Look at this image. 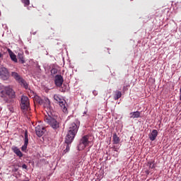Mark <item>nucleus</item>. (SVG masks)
<instances>
[{"instance_id":"obj_1","label":"nucleus","mask_w":181,"mask_h":181,"mask_svg":"<svg viewBox=\"0 0 181 181\" xmlns=\"http://www.w3.org/2000/svg\"><path fill=\"white\" fill-rule=\"evenodd\" d=\"M78 126L74 122L69 124L68 133L65 138V144H71L74 139V136L77 134Z\"/></svg>"},{"instance_id":"obj_2","label":"nucleus","mask_w":181,"mask_h":181,"mask_svg":"<svg viewBox=\"0 0 181 181\" xmlns=\"http://www.w3.org/2000/svg\"><path fill=\"white\" fill-rule=\"evenodd\" d=\"M44 119L52 129H54V131H57V129L60 128V122H59L54 117L51 116L50 115H45Z\"/></svg>"},{"instance_id":"obj_3","label":"nucleus","mask_w":181,"mask_h":181,"mask_svg":"<svg viewBox=\"0 0 181 181\" xmlns=\"http://www.w3.org/2000/svg\"><path fill=\"white\" fill-rule=\"evenodd\" d=\"M54 100L57 101V103H59L63 112H67V103H66V100L60 96V95L55 94L54 95Z\"/></svg>"},{"instance_id":"obj_4","label":"nucleus","mask_w":181,"mask_h":181,"mask_svg":"<svg viewBox=\"0 0 181 181\" xmlns=\"http://www.w3.org/2000/svg\"><path fill=\"white\" fill-rule=\"evenodd\" d=\"M1 98H4L5 94L9 97V98H15L16 95H15V91L9 86H6L4 88V90L1 92Z\"/></svg>"},{"instance_id":"obj_5","label":"nucleus","mask_w":181,"mask_h":181,"mask_svg":"<svg viewBox=\"0 0 181 181\" xmlns=\"http://www.w3.org/2000/svg\"><path fill=\"white\" fill-rule=\"evenodd\" d=\"M11 76H13L21 86H23L24 88L28 90V85L21 76H20L19 74L17 72H11Z\"/></svg>"},{"instance_id":"obj_6","label":"nucleus","mask_w":181,"mask_h":181,"mask_svg":"<svg viewBox=\"0 0 181 181\" xmlns=\"http://www.w3.org/2000/svg\"><path fill=\"white\" fill-rule=\"evenodd\" d=\"M30 105V103L29 100V98H28V96L23 95L21 97V110H25L26 111H28V110H29Z\"/></svg>"},{"instance_id":"obj_7","label":"nucleus","mask_w":181,"mask_h":181,"mask_svg":"<svg viewBox=\"0 0 181 181\" xmlns=\"http://www.w3.org/2000/svg\"><path fill=\"white\" fill-rule=\"evenodd\" d=\"M0 78L4 81L9 78V71H8V69L5 67H1L0 69Z\"/></svg>"},{"instance_id":"obj_8","label":"nucleus","mask_w":181,"mask_h":181,"mask_svg":"<svg viewBox=\"0 0 181 181\" xmlns=\"http://www.w3.org/2000/svg\"><path fill=\"white\" fill-rule=\"evenodd\" d=\"M45 132H46V127L42 125H37L35 127V134L37 135V136H43Z\"/></svg>"},{"instance_id":"obj_9","label":"nucleus","mask_w":181,"mask_h":181,"mask_svg":"<svg viewBox=\"0 0 181 181\" xmlns=\"http://www.w3.org/2000/svg\"><path fill=\"white\" fill-rule=\"evenodd\" d=\"M24 144L23 146L21 147V151H23L24 152V151H26V149H28V145L29 144V138H28V130H26L25 132V134H24Z\"/></svg>"},{"instance_id":"obj_10","label":"nucleus","mask_w":181,"mask_h":181,"mask_svg":"<svg viewBox=\"0 0 181 181\" xmlns=\"http://www.w3.org/2000/svg\"><path fill=\"white\" fill-rule=\"evenodd\" d=\"M63 76L62 75H57L55 76L54 83L57 87H62L63 86Z\"/></svg>"},{"instance_id":"obj_11","label":"nucleus","mask_w":181,"mask_h":181,"mask_svg":"<svg viewBox=\"0 0 181 181\" xmlns=\"http://www.w3.org/2000/svg\"><path fill=\"white\" fill-rule=\"evenodd\" d=\"M89 144L88 136H83L80 141V145H83V148H86Z\"/></svg>"},{"instance_id":"obj_12","label":"nucleus","mask_w":181,"mask_h":181,"mask_svg":"<svg viewBox=\"0 0 181 181\" xmlns=\"http://www.w3.org/2000/svg\"><path fill=\"white\" fill-rule=\"evenodd\" d=\"M42 105L44 108H47V111L52 110V105H50V100L47 98H44Z\"/></svg>"},{"instance_id":"obj_13","label":"nucleus","mask_w":181,"mask_h":181,"mask_svg":"<svg viewBox=\"0 0 181 181\" xmlns=\"http://www.w3.org/2000/svg\"><path fill=\"white\" fill-rule=\"evenodd\" d=\"M7 52L11 60L14 62V63H18V59L16 58V55L15 54V53H13V52H12V50H11V49L9 48L7 49Z\"/></svg>"},{"instance_id":"obj_14","label":"nucleus","mask_w":181,"mask_h":181,"mask_svg":"<svg viewBox=\"0 0 181 181\" xmlns=\"http://www.w3.org/2000/svg\"><path fill=\"white\" fill-rule=\"evenodd\" d=\"M158 136V130L153 129L149 134L148 138L150 141H155Z\"/></svg>"},{"instance_id":"obj_15","label":"nucleus","mask_w":181,"mask_h":181,"mask_svg":"<svg viewBox=\"0 0 181 181\" xmlns=\"http://www.w3.org/2000/svg\"><path fill=\"white\" fill-rule=\"evenodd\" d=\"M11 149L13 152H14V153L17 155V156H19L20 158H22L23 156V153H22V151H21V150H19L18 147L13 146Z\"/></svg>"},{"instance_id":"obj_16","label":"nucleus","mask_w":181,"mask_h":181,"mask_svg":"<svg viewBox=\"0 0 181 181\" xmlns=\"http://www.w3.org/2000/svg\"><path fill=\"white\" fill-rule=\"evenodd\" d=\"M129 118H141V112L139 111H136L133 112L129 113Z\"/></svg>"},{"instance_id":"obj_17","label":"nucleus","mask_w":181,"mask_h":181,"mask_svg":"<svg viewBox=\"0 0 181 181\" xmlns=\"http://www.w3.org/2000/svg\"><path fill=\"white\" fill-rule=\"evenodd\" d=\"M121 139H119V137H118V136L117 135V133H115L113 134V144L115 145H118V144H119Z\"/></svg>"},{"instance_id":"obj_18","label":"nucleus","mask_w":181,"mask_h":181,"mask_svg":"<svg viewBox=\"0 0 181 181\" xmlns=\"http://www.w3.org/2000/svg\"><path fill=\"white\" fill-rule=\"evenodd\" d=\"M122 95V93H121V91L116 90L115 94L114 95V100H115V101H117V100H119V98H121Z\"/></svg>"},{"instance_id":"obj_19","label":"nucleus","mask_w":181,"mask_h":181,"mask_svg":"<svg viewBox=\"0 0 181 181\" xmlns=\"http://www.w3.org/2000/svg\"><path fill=\"white\" fill-rule=\"evenodd\" d=\"M34 100L37 103V104H40V105H43V100H44V98H41L40 97L36 95L35 96L34 98Z\"/></svg>"},{"instance_id":"obj_20","label":"nucleus","mask_w":181,"mask_h":181,"mask_svg":"<svg viewBox=\"0 0 181 181\" xmlns=\"http://www.w3.org/2000/svg\"><path fill=\"white\" fill-rule=\"evenodd\" d=\"M18 59H19V62L21 63V64L25 63V59H23V52H19L18 54Z\"/></svg>"},{"instance_id":"obj_21","label":"nucleus","mask_w":181,"mask_h":181,"mask_svg":"<svg viewBox=\"0 0 181 181\" xmlns=\"http://www.w3.org/2000/svg\"><path fill=\"white\" fill-rule=\"evenodd\" d=\"M66 149L64 150V153H67V152H69L70 151V146H69V145H70V144H71V143H66Z\"/></svg>"},{"instance_id":"obj_22","label":"nucleus","mask_w":181,"mask_h":181,"mask_svg":"<svg viewBox=\"0 0 181 181\" xmlns=\"http://www.w3.org/2000/svg\"><path fill=\"white\" fill-rule=\"evenodd\" d=\"M22 3L24 4V6H29L30 5V0H21Z\"/></svg>"},{"instance_id":"obj_23","label":"nucleus","mask_w":181,"mask_h":181,"mask_svg":"<svg viewBox=\"0 0 181 181\" xmlns=\"http://www.w3.org/2000/svg\"><path fill=\"white\" fill-rule=\"evenodd\" d=\"M148 166H149L150 169L155 168V163L153 161H149L148 163Z\"/></svg>"},{"instance_id":"obj_24","label":"nucleus","mask_w":181,"mask_h":181,"mask_svg":"<svg viewBox=\"0 0 181 181\" xmlns=\"http://www.w3.org/2000/svg\"><path fill=\"white\" fill-rule=\"evenodd\" d=\"M112 148H113V150H114L115 152H118V151L119 150V148H118V147H117V146H114Z\"/></svg>"},{"instance_id":"obj_25","label":"nucleus","mask_w":181,"mask_h":181,"mask_svg":"<svg viewBox=\"0 0 181 181\" xmlns=\"http://www.w3.org/2000/svg\"><path fill=\"white\" fill-rule=\"evenodd\" d=\"M59 90L62 92V93H64L66 91V88H61L59 89Z\"/></svg>"},{"instance_id":"obj_26","label":"nucleus","mask_w":181,"mask_h":181,"mask_svg":"<svg viewBox=\"0 0 181 181\" xmlns=\"http://www.w3.org/2000/svg\"><path fill=\"white\" fill-rule=\"evenodd\" d=\"M22 168H23V169H28V165H26V164H23L22 165Z\"/></svg>"},{"instance_id":"obj_27","label":"nucleus","mask_w":181,"mask_h":181,"mask_svg":"<svg viewBox=\"0 0 181 181\" xmlns=\"http://www.w3.org/2000/svg\"><path fill=\"white\" fill-rule=\"evenodd\" d=\"M2 57V53L0 52V59Z\"/></svg>"}]
</instances>
